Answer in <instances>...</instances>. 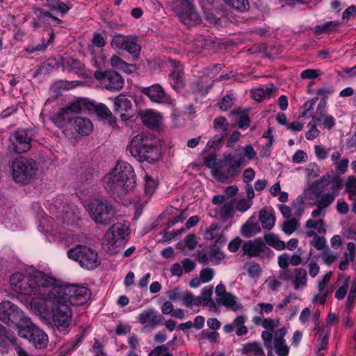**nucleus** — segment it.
<instances>
[{
    "instance_id": "1",
    "label": "nucleus",
    "mask_w": 356,
    "mask_h": 356,
    "mask_svg": "<svg viewBox=\"0 0 356 356\" xmlns=\"http://www.w3.org/2000/svg\"><path fill=\"white\" fill-rule=\"evenodd\" d=\"M30 305L34 312L43 318H52L54 325L60 331H65L72 322V312L61 294L49 296L48 292L31 300Z\"/></svg>"
},
{
    "instance_id": "2",
    "label": "nucleus",
    "mask_w": 356,
    "mask_h": 356,
    "mask_svg": "<svg viewBox=\"0 0 356 356\" xmlns=\"http://www.w3.org/2000/svg\"><path fill=\"white\" fill-rule=\"evenodd\" d=\"M54 282L51 276L42 271H35L24 277L22 273L13 274L10 283L13 291L31 297L39 298L47 292L49 285Z\"/></svg>"
},
{
    "instance_id": "3",
    "label": "nucleus",
    "mask_w": 356,
    "mask_h": 356,
    "mask_svg": "<svg viewBox=\"0 0 356 356\" xmlns=\"http://www.w3.org/2000/svg\"><path fill=\"white\" fill-rule=\"evenodd\" d=\"M103 181L106 191L118 196L127 194L136 184L132 166L123 161H119L112 171L105 175Z\"/></svg>"
},
{
    "instance_id": "4",
    "label": "nucleus",
    "mask_w": 356,
    "mask_h": 356,
    "mask_svg": "<svg viewBox=\"0 0 356 356\" xmlns=\"http://www.w3.org/2000/svg\"><path fill=\"white\" fill-rule=\"evenodd\" d=\"M51 279L54 282L47 289L49 296L61 294L67 302L77 306L86 303L90 299V292L87 287L76 284L63 285L52 276Z\"/></svg>"
},
{
    "instance_id": "5",
    "label": "nucleus",
    "mask_w": 356,
    "mask_h": 356,
    "mask_svg": "<svg viewBox=\"0 0 356 356\" xmlns=\"http://www.w3.org/2000/svg\"><path fill=\"white\" fill-rule=\"evenodd\" d=\"M131 156L139 161H146L154 163L159 158L157 147L151 144L143 134L135 136L131 140L129 147Z\"/></svg>"
},
{
    "instance_id": "6",
    "label": "nucleus",
    "mask_w": 356,
    "mask_h": 356,
    "mask_svg": "<svg viewBox=\"0 0 356 356\" xmlns=\"http://www.w3.org/2000/svg\"><path fill=\"white\" fill-rule=\"evenodd\" d=\"M87 209L90 218L96 223L103 225L111 224L116 214V210L112 203L105 198L92 200L87 205Z\"/></svg>"
},
{
    "instance_id": "7",
    "label": "nucleus",
    "mask_w": 356,
    "mask_h": 356,
    "mask_svg": "<svg viewBox=\"0 0 356 356\" xmlns=\"http://www.w3.org/2000/svg\"><path fill=\"white\" fill-rule=\"evenodd\" d=\"M330 184V179L325 176L321 177L307 186L305 189L302 196L296 199V202L292 204V208L296 210L298 215H301L303 209L302 205L304 203V199L307 202L316 201L321 200L324 195L326 187Z\"/></svg>"
},
{
    "instance_id": "8",
    "label": "nucleus",
    "mask_w": 356,
    "mask_h": 356,
    "mask_svg": "<svg viewBox=\"0 0 356 356\" xmlns=\"http://www.w3.org/2000/svg\"><path fill=\"white\" fill-rule=\"evenodd\" d=\"M172 8L180 22L188 27L202 22L200 14L191 0H175Z\"/></svg>"
},
{
    "instance_id": "9",
    "label": "nucleus",
    "mask_w": 356,
    "mask_h": 356,
    "mask_svg": "<svg viewBox=\"0 0 356 356\" xmlns=\"http://www.w3.org/2000/svg\"><path fill=\"white\" fill-rule=\"evenodd\" d=\"M70 259L76 261L86 269L92 270L99 266L100 261L97 253L86 245H76L67 251Z\"/></svg>"
},
{
    "instance_id": "10",
    "label": "nucleus",
    "mask_w": 356,
    "mask_h": 356,
    "mask_svg": "<svg viewBox=\"0 0 356 356\" xmlns=\"http://www.w3.org/2000/svg\"><path fill=\"white\" fill-rule=\"evenodd\" d=\"M13 177L17 183H28L36 174L38 166L31 159L21 157L13 162Z\"/></svg>"
},
{
    "instance_id": "11",
    "label": "nucleus",
    "mask_w": 356,
    "mask_h": 356,
    "mask_svg": "<svg viewBox=\"0 0 356 356\" xmlns=\"http://www.w3.org/2000/svg\"><path fill=\"white\" fill-rule=\"evenodd\" d=\"M112 99L114 114L122 121H127L134 117L137 111V104L134 97L120 94Z\"/></svg>"
},
{
    "instance_id": "12",
    "label": "nucleus",
    "mask_w": 356,
    "mask_h": 356,
    "mask_svg": "<svg viewBox=\"0 0 356 356\" xmlns=\"http://www.w3.org/2000/svg\"><path fill=\"white\" fill-rule=\"evenodd\" d=\"M18 329V334L21 337L27 339L32 342L38 348H42L47 345L48 337L47 335L31 321L27 318Z\"/></svg>"
},
{
    "instance_id": "13",
    "label": "nucleus",
    "mask_w": 356,
    "mask_h": 356,
    "mask_svg": "<svg viewBox=\"0 0 356 356\" xmlns=\"http://www.w3.org/2000/svg\"><path fill=\"white\" fill-rule=\"evenodd\" d=\"M27 317L24 312L10 301H3L0 303V321L11 326L16 325L17 330Z\"/></svg>"
},
{
    "instance_id": "14",
    "label": "nucleus",
    "mask_w": 356,
    "mask_h": 356,
    "mask_svg": "<svg viewBox=\"0 0 356 356\" xmlns=\"http://www.w3.org/2000/svg\"><path fill=\"white\" fill-rule=\"evenodd\" d=\"M94 78L108 90H120L124 86V79L113 70L96 71L94 73Z\"/></svg>"
},
{
    "instance_id": "15",
    "label": "nucleus",
    "mask_w": 356,
    "mask_h": 356,
    "mask_svg": "<svg viewBox=\"0 0 356 356\" xmlns=\"http://www.w3.org/2000/svg\"><path fill=\"white\" fill-rule=\"evenodd\" d=\"M111 45L120 49L127 51L131 55L134 60H138L141 50V47L138 42V38L132 35H115L113 38Z\"/></svg>"
},
{
    "instance_id": "16",
    "label": "nucleus",
    "mask_w": 356,
    "mask_h": 356,
    "mask_svg": "<svg viewBox=\"0 0 356 356\" xmlns=\"http://www.w3.org/2000/svg\"><path fill=\"white\" fill-rule=\"evenodd\" d=\"M225 162L229 165L226 172H222L220 170H216L215 175L219 177L220 179L224 180L229 177L236 175L242 165H243L244 157L241 152H238L236 150L234 154L231 153H225L223 155Z\"/></svg>"
},
{
    "instance_id": "17",
    "label": "nucleus",
    "mask_w": 356,
    "mask_h": 356,
    "mask_svg": "<svg viewBox=\"0 0 356 356\" xmlns=\"http://www.w3.org/2000/svg\"><path fill=\"white\" fill-rule=\"evenodd\" d=\"M51 211L55 213L57 220L60 223L74 224L79 220L80 212L78 208L73 204H67L60 207L53 205Z\"/></svg>"
},
{
    "instance_id": "18",
    "label": "nucleus",
    "mask_w": 356,
    "mask_h": 356,
    "mask_svg": "<svg viewBox=\"0 0 356 356\" xmlns=\"http://www.w3.org/2000/svg\"><path fill=\"white\" fill-rule=\"evenodd\" d=\"M31 141L26 131H15L9 137V150L16 154L24 153L31 148Z\"/></svg>"
},
{
    "instance_id": "19",
    "label": "nucleus",
    "mask_w": 356,
    "mask_h": 356,
    "mask_svg": "<svg viewBox=\"0 0 356 356\" xmlns=\"http://www.w3.org/2000/svg\"><path fill=\"white\" fill-rule=\"evenodd\" d=\"M168 63L172 68L169 74L170 83L175 90L179 91L186 86L183 68L177 60L168 58Z\"/></svg>"
},
{
    "instance_id": "20",
    "label": "nucleus",
    "mask_w": 356,
    "mask_h": 356,
    "mask_svg": "<svg viewBox=\"0 0 356 356\" xmlns=\"http://www.w3.org/2000/svg\"><path fill=\"white\" fill-rule=\"evenodd\" d=\"M127 227L121 223L113 225L106 234V241L113 247L122 246L125 243Z\"/></svg>"
},
{
    "instance_id": "21",
    "label": "nucleus",
    "mask_w": 356,
    "mask_h": 356,
    "mask_svg": "<svg viewBox=\"0 0 356 356\" xmlns=\"http://www.w3.org/2000/svg\"><path fill=\"white\" fill-rule=\"evenodd\" d=\"M137 318L144 325L143 330L155 329L163 319V316L153 307L143 311Z\"/></svg>"
},
{
    "instance_id": "22",
    "label": "nucleus",
    "mask_w": 356,
    "mask_h": 356,
    "mask_svg": "<svg viewBox=\"0 0 356 356\" xmlns=\"http://www.w3.org/2000/svg\"><path fill=\"white\" fill-rule=\"evenodd\" d=\"M142 92L146 95L152 102L160 104H170L171 98L159 84L143 88Z\"/></svg>"
},
{
    "instance_id": "23",
    "label": "nucleus",
    "mask_w": 356,
    "mask_h": 356,
    "mask_svg": "<svg viewBox=\"0 0 356 356\" xmlns=\"http://www.w3.org/2000/svg\"><path fill=\"white\" fill-rule=\"evenodd\" d=\"M242 250L243 254L248 257H259L261 254L270 251V249L261 238L245 242L242 245Z\"/></svg>"
},
{
    "instance_id": "24",
    "label": "nucleus",
    "mask_w": 356,
    "mask_h": 356,
    "mask_svg": "<svg viewBox=\"0 0 356 356\" xmlns=\"http://www.w3.org/2000/svg\"><path fill=\"white\" fill-rule=\"evenodd\" d=\"M337 193L332 191L325 193L319 200L308 202L310 206L316 207V209L312 212V217L316 218L321 215L325 216L324 209L327 208L334 200Z\"/></svg>"
},
{
    "instance_id": "25",
    "label": "nucleus",
    "mask_w": 356,
    "mask_h": 356,
    "mask_svg": "<svg viewBox=\"0 0 356 356\" xmlns=\"http://www.w3.org/2000/svg\"><path fill=\"white\" fill-rule=\"evenodd\" d=\"M70 127L81 136H88L93 129L91 120L86 117H72Z\"/></svg>"
},
{
    "instance_id": "26",
    "label": "nucleus",
    "mask_w": 356,
    "mask_h": 356,
    "mask_svg": "<svg viewBox=\"0 0 356 356\" xmlns=\"http://www.w3.org/2000/svg\"><path fill=\"white\" fill-rule=\"evenodd\" d=\"M247 316L245 315L238 316L232 323L226 324L223 327V331L225 333H232L234 330L237 336L241 337L245 335L248 329L245 325Z\"/></svg>"
},
{
    "instance_id": "27",
    "label": "nucleus",
    "mask_w": 356,
    "mask_h": 356,
    "mask_svg": "<svg viewBox=\"0 0 356 356\" xmlns=\"http://www.w3.org/2000/svg\"><path fill=\"white\" fill-rule=\"evenodd\" d=\"M33 15L35 16V19H37L43 24L56 25L63 22L61 19L54 16L51 12L45 11L40 8H35L33 9Z\"/></svg>"
},
{
    "instance_id": "28",
    "label": "nucleus",
    "mask_w": 356,
    "mask_h": 356,
    "mask_svg": "<svg viewBox=\"0 0 356 356\" xmlns=\"http://www.w3.org/2000/svg\"><path fill=\"white\" fill-rule=\"evenodd\" d=\"M204 238L215 241L218 243H225L226 242V238L222 234L220 226L217 223H212L206 229Z\"/></svg>"
},
{
    "instance_id": "29",
    "label": "nucleus",
    "mask_w": 356,
    "mask_h": 356,
    "mask_svg": "<svg viewBox=\"0 0 356 356\" xmlns=\"http://www.w3.org/2000/svg\"><path fill=\"white\" fill-rule=\"evenodd\" d=\"M237 299L236 296L228 293L223 297L216 298V300L218 305H223L233 311H237L243 308V305L237 302Z\"/></svg>"
},
{
    "instance_id": "30",
    "label": "nucleus",
    "mask_w": 356,
    "mask_h": 356,
    "mask_svg": "<svg viewBox=\"0 0 356 356\" xmlns=\"http://www.w3.org/2000/svg\"><path fill=\"white\" fill-rule=\"evenodd\" d=\"M143 123L149 129H156L160 124V115L150 110L145 111L141 114Z\"/></svg>"
},
{
    "instance_id": "31",
    "label": "nucleus",
    "mask_w": 356,
    "mask_h": 356,
    "mask_svg": "<svg viewBox=\"0 0 356 356\" xmlns=\"http://www.w3.org/2000/svg\"><path fill=\"white\" fill-rule=\"evenodd\" d=\"M65 108L70 115L72 113H81L86 110H91L90 103L84 99H77L70 103Z\"/></svg>"
},
{
    "instance_id": "32",
    "label": "nucleus",
    "mask_w": 356,
    "mask_h": 356,
    "mask_svg": "<svg viewBox=\"0 0 356 356\" xmlns=\"http://www.w3.org/2000/svg\"><path fill=\"white\" fill-rule=\"evenodd\" d=\"M242 353L248 356H265L264 348L258 341L245 344L242 348Z\"/></svg>"
},
{
    "instance_id": "33",
    "label": "nucleus",
    "mask_w": 356,
    "mask_h": 356,
    "mask_svg": "<svg viewBox=\"0 0 356 356\" xmlns=\"http://www.w3.org/2000/svg\"><path fill=\"white\" fill-rule=\"evenodd\" d=\"M72 118L65 110V108H61L59 112L54 115L51 120L54 124L59 127L63 128L67 124L70 126V120Z\"/></svg>"
},
{
    "instance_id": "34",
    "label": "nucleus",
    "mask_w": 356,
    "mask_h": 356,
    "mask_svg": "<svg viewBox=\"0 0 356 356\" xmlns=\"http://www.w3.org/2000/svg\"><path fill=\"white\" fill-rule=\"evenodd\" d=\"M312 120L316 124H322L324 128L328 129H332L335 124L334 118L326 115V113H316L312 116Z\"/></svg>"
},
{
    "instance_id": "35",
    "label": "nucleus",
    "mask_w": 356,
    "mask_h": 356,
    "mask_svg": "<svg viewBox=\"0 0 356 356\" xmlns=\"http://www.w3.org/2000/svg\"><path fill=\"white\" fill-rule=\"evenodd\" d=\"M294 277L292 282L294 284V289L298 290L306 286L307 278V271L303 268H296L293 271Z\"/></svg>"
},
{
    "instance_id": "36",
    "label": "nucleus",
    "mask_w": 356,
    "mask_h": 356,
    "mask_svg": "<svg viewBox=\"0 0 356 356\" xmlns=\"http://www.w3.org/2000/svg\"><path fill=\"white\" fill-rule=\"evenodd\" d=\"M229 123L227 119L224 117H218L213 120V127L216 131H222L223 134H221L220 137H218L216 140L213 141V143H217L219 144L224 138V137L227 135V131L228 129Z\"/></svg>"
},
{
    "instance_id": "37",
    "label": "nucleus",
    "mask_w": 356,
    "mask_h": 356,
    "mask_svg": "<svg viewBox=\"0 0 356 356\" xmlns=\"http://www.w3.org/2000/svg\"><path fill=\"white\" fill-rule=\"evenodd\" d=\"M46 2L51 11H57L61 16H64L71 9L70 6L61 0H46Z\"/></svg>"
},
{
    "instance_id": "38",
    "label": "nucleus",
    "mask_w": 356,
    "mask_h": 356,
    "mask_svg": "<svg viewBox=\"0 0 356 356\" xmlns=\"http://www.w3.org/2000/svg\"><path fill=\"white\" fill-rule=\"evenodd\" d=\"M15 337L13 333L7 331L5 327L0 325V346L8 347L10 344H15Z\"/></svg>"
},
{
    "instance_id": "39",
    "label": "nucleus",
    "mask_w": 356,
    "mask_h": 356,
    "mask_svg": "<svg viewBox=\"0 0 356 356\" xmlns=\"http://www.w3.org/2000/svg\"><path fill=\"white\" fill-rule=\"evenodd\" d=\"M259 220L262 227L266 229H271L275 225L274 216L268 213L266 209H261L259 211Z\"/></svg>"
},
{
    "instance_id": "40",
    "label": "nucleus",
    "mask_w": 356,
    "mask_h": 356,
    "mask_svg": "<svg viewBox=\"0 0 356 356\" xmlns=\"http://www.w3.org/2000/svg\"><path fill=\"white\" fill-rule=\"evenodd\" d=\"M266 243L270 245L273 247L274 248L278 250H282L285 249L286 244L284 241H281L279 237L273 234H267L265 236Z\"/></svg>"
},
{
    "instance_id": "41",
    "label": "nucleus",
    "mask_w": 356,
    "mask_h": 356,
    "mask_svg": "<svg viewBox=\"0 0 356 356\" xmlns=\"http://www.w3.org/2000/svg\"><path fill=\"white\" fill-rule=\"evenodd\" d=\"M90 108L102 118L109 119L112 118V113L110 109L104 104H90Z\"/></svg>"
},
{
    "instance_id": "42",
    "label": "nucleus",
    "mask_w": 356,
    "mask_h": 356,
    "mask_svg": "<svg viewBox=\"0 0 356 356\" xmlns=\"http://www.w3.org/2000/svg\"><path fill=\"white\" fill-rule=\"evenodd\" d=\"M224 3L230 8L243 12L248 9L249 3L248 0H222Z\"/></svg>"
},
{
    "instance_id": "43",
    "label": "nucleus",
    "mask_w": 356,
    "mask_h": 356,
    "mask_svg": "<svg viewBox=\"0 0 356 356\" xmlns=\"http://www.w3.org/2000/svg\"><path fill=\"white\" fill-rule=\"evenodd\" d=\"M209 252L211 255V262L213 264H219L225 257L223 252L221 251L220 247L216 244L211 247Z\"/></svg>"
},
{
    "instance_id": "44",
    "label": "nucleus",
    "mask_w": 356,
    "mask_h": 356,
    "mask_svg": "<svg viewBox=\"0 0 356 356\" xmlns=\"http://www.w3.org/2000/svg\"><path fill=\"white\" fill-rule=\"evenodd\" d=\"M64 65L69 70L80 74L83 72L85 67L84 65L79 60L72 58H67L64 62Z\"/></svg>"
},
{
    "instance_id": "45",
    "label": "nucleus",
    "mask_w": 356,
    "mask_h": 356,
    "mask_svg": "<svg viewBox=\"0 0 356 356\" xmlns=\"http://www.w3.org/2000/svg\"><path fill=\"white\" fill-rule=\"evenodd\" d=\"M317 332L320 333L321 342L317 348L316 353H323L322 351L325 350L327 347L329 333L323 327H319Z\"/></svg>"
},
{
    "instance_id": "46",
    "label": "nucleus",
    "mask_w": 356,
    "mask_h": 356,
    "mask_svg": "<svg viewBox=\"0 0 356 356\" xmlns=\"http://www.w3.org/2000/svg\"><path fill=\"white\" fill-rule=\"evenodd\" d=\"M299 227L298 220L296 218H291L284 221L282 224V231L288 234H291Z\"/></svg>"
},
{
    "instance_id": "47",
    "label": "nucleus",
    "mask_w": 356,
    "mask_h": 356,
    "mask_svg": "<svg viewBox=\"0 0 356 356\" xmlns=\"http://www.w3.org/2000/svg\"><path fill=\"white\" fill-rule=\"evenodd\" d=\"M110 64L114 68L122 70L124 71H127V68L131 67V65L127 63L117 55H113L111 56L110 59Z\"/></svg>"
},
{
    "instance_id": "48",
    "label": "nucleus",
    "mask_w": 356,
    "mask_h": 356,
    "mask_svg": "<svg viewBox=\"0 0 356 356\" xmlns=\"http://www.w3.org/2000/svg\"><path fill=\"white\" fill-rule=\"evenodd\" d=\"M274 350L277 356H288L289 353V347L286 341L273 342Z\"/></svg>"
},
{
    "instance_id": "49",
    "label": "nucleus",
    "mask_w": 356,
    "mask_h": 356,
    "mask_svg": "<svg viewBox=\"0 0 356 356\" xmlns=\"http://www.w3.org/2000/svg\"><path fill=\"white\" fill-rule=\"evenodd\" d=\"M145 193L147 196L150 197L154 192L157 183L156 181L148 175L145 177Z\"/></svg>"
},
{
    "instance_id": "50",
    "label": "nucleus",
    "mask_w": 356,
    "mask_h": 356,
    "mask_svg": "<svg viewBox=\"0 0 356 356\" xmlns=\"http://www.w3.org/2000/svg\"><path fill=\"white\" fill-rule=\"evenodd\" d=\"M213 294V286H207L204 287L201 291V296L209 306H215V302L211 300V296Z\"/></svg>"
},
{
    "instance_id": "51",
    "label": "nucleus",
    "mask_w": 356,
    "mask_h": 356,
    "mask_svg": "<svg viewBox=\"0 0 356 356\" xmlns=\"http://www.w3.org/2000/svg\"><path fill=\"white\" fill-rule=\"evenodd\" d=\"M233 202L225 203L221 207L219 214L223 219H227L233 215Z\"/></svg>"
},
{
    "instance_id": "52",
    "label": "nucleus",
    "mask_w": 356,
    "mask_h": 356,
    "mask_svg": "<svg viewBox=\"0 0 356 356\" xmlns=\"http://www.w3.org/2000/svg\"><path fill=\"white\" fill-rule=\"evenodd\" d=\"M51 39H49L47 42H45L44 40H42L41 43H39L36 45L31 44L29 45L26 48V51L29 53H35L36 51H43L46 49L47 46L51 43Z\"/></svg>"
},
{
    "instance_id": "53",
    "label": "nucleus",
    "mask_w": 356,
    "mask_h": 356,
    "mask_svg": "<svg viewBox=\"0 0 356 356\" xmlns=\"http://www.w3.org/2000/svg\"><path fill=\"white\" fill-rule=\"evenodd\" d=\"M214 270L211 268L207 267L202 269L200 272V277L203 283H207L212 280L214 277Z\"/></svg>"
},
{
    "instance_id": "54",
    "label": "nucleus",
    "mask_w": 356,
    "mask_h": 356,
    "mask_svg": "<svg viewBox=\"0 0 356 356\" xmlns=\"http://www.w3.org/2000/svg\"><path fill=\"white\" fill-rule=\"evenodd\" d=\"M322 74V72L318 69H307L303 70L300 74L302 79H313Z\"/></svg>"
},
{
    "instance_id": "55",
    "label": "nucleus",
    "mask_w": 356,
    "mask_h": 356,
    "mask_svg": "<svg viewBox=\"0 0 356 356\" xmlns=\"http://www.w3.org/2000/svg\"><path fill=\"white\" fill-rule=\"evenodd\" d=\"M272 332L273 331L270 330H264L261 332V339L264 341V344L268 350H273L272 340L273 338V335Z\"/></svg>"
},
{
    "instance_id": "56",
    "label": "nucleus",
    "mask_w": 356,
    "mask_h": 356,
    "mask_svg": "<svg viewBox=\"0 0 356 356\" xmlns=\"http://www.w3.org/2000/svg\"><path fill=\"white\" fill-rule=\"evenodd\" d=\"M257 229L259 230V227H258L257 225L247 222L243 225L241 228V233L246 237H251L257 233Z\"/></svg>"
},
{
    "instance_id": "57",
    "label": "nucleus",
    "mask_w": 356,
    "mask_h": 356,
    "mask_svg": "<svg viewBox=\"0 0 356 356\" xmlns=\"http://www.w3.org/2000/svg\"><path fill=\"white\" fill-rule=\"evenodd\" d=\"M236 150L238 152H241L243 157H247L249 160H252L256 155V152L251 145H248L243 149L238 148Z\"/></svg>"
},
{
    "instance_id": "58",
    "label": "nucleus",
    "mask_w": 356,
    "mask_h": 356,
    "mask_svg": "<svg viewBox=\"0 0 356 356\" xmlns=\"http://www.w3.org/2000/svg\"><path fill=\"white\" fill-rule=\"evenodd\" d=\"M316 124L314 122L313 124L311 122L308 124V127H310V129L305 134L307 140H313L319 135V130L317 129Z\"/></svg>"
},
{
    "instance_id": "59",
    "label": "nucleus",
    "mask_w": 356,
    "mask_h": 356,
    "mask_svg": "<svg viewBox=\"0 0 356 356\" xmlns=\"http://www.w3.org/2000/svg\"><path fill=\"white\" fill-rule=\"evenodd\" d=\"M232 98L229 95L223 97L219 102L220 108L222 111H227L232 106Z\"/></svg>"
},
{
    "instance_id": "60",
    "label": "nucleus",
    "mask_w": 356,
    "mask_h": 356,
    "mask_svg": "<svg viewBox=\"0 0 356 356\" xmlns=\"http://www.w3.org/2000/svg\"><path fill=\"white\" fill-rule=\"evenodd\" d=\"M182 266H183V270L186 273H189L191 271H193L195 267V263L194 261H193L191 259L186 258L182 260L181 261Z\"/></svg>"
},
{
    "instance_id": "61",
    "label": "nucleus",
    "mask_w": 356,
    "mask_h": 356,
    "mask_svg": "<svg viewBox=\"0 0 356 356\" xmlns=\"http://www.w3.org/2000/svg\"><path fill=\"white\" fill-rule=\"evenodd\" d=\"M212 87V85L210 84L207 88H204L203 84V81L202 80H197L195 83V86L193 88V92L201 93L202 95L207 94L208 90Z\"/></svg>"
},
{
    "instance_id": "62",
    "label": "nucleus",
    "mask_w": 356,
    "mask_h": 356,
    "mask_svg": "<svg viewBox=\"0 0 356 356\" xmlns=\"http://www.w3.org/2000/svg\"><path fill=\"white\" fill-rule=\"evenodd\" d=\"M274 334L273 342H279L282 341H286L284 339V336L286 334V328L282 327L281 328L277 329L276 330L273 331Z\"/></svg>"
},
{
    "instance_id": "63",
    "label": "nucleus",
    "mask_w": 356,
    "mask_h": 356,
    "mask_svg": "<svg viewBox=\"0 0 356 356\" xmlns=\"http://www.w3.org/2000/svg\"><path fill=\"white\" fill-rule=\"evenodd\" d=\"M252 203V200L241 199L236 204V209L239 211L245 212L250 208Z\"/></svg>"
},
{
    "instance_id": "64",
    "label": "nucleus",
    "mask_w": 356,
    "mask_h": 356,
    "mask_svg": "<svg viewBox=\"0 0 356 356\" xmlns=\"http://www.w3.org/2000/svg\"><path fill=\"white\" fill-rule=\"evenodd\" d=\"M194 295L191 291H186L183 293L182 301L185 306L191 307L193 306Z\"/></svg>"
}]
</instances>
